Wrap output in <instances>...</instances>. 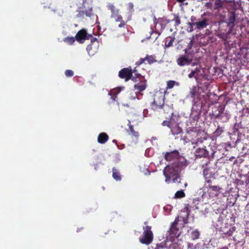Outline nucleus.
<instances>
[{"label": "nucleus", "mask_w": 249, "mask_h": 249, "mask_svg": "<svg viewBox=\"0 0 249 249\" xmlns=\"http://www.w3.org/2000/svg\"><path fill=\"white\" fill-rule=\"evenodd\" d=\"M142 235L139 238L140 242L143 244L149 245L153 240V233L151 231V227L143 226Z\"/></svg>", "instance_id": "1"}, {"label": "nucleus", "mask_w": 249, "mask_h": 249, "mask_svg": "<svg viewBox=\"0 0 249 249\" xmlns=\"http://www.w3.org/2000/svg\"><path fill=\"white\" fill-rule=\"evenodd\" d=\"M190 95L194 103L202 101L205 97V93L198 87H193L190 91Z\"/></svg>", "instance_id": "2"}, {"label": "nucleus", "mask_w": 249, "mask_h": 249, "mask_svg": "<svg viewBox=\"0 0 249 249\" xmlns=\"http://www.w3.org/2000/svg\"><path fill=\"white\" fill-rule=\"evenodd\" d=\"M179 217H178L176 218L170 230L168 231L170 235L169 240L171 241H173L175 237L177 238L180 235V232H179L178 230L176 228V225H177Z\"/></svg>", "instance_id": "3"}, {"label": "nucleus", "mask_w": 249, "mask_h": 249, "mask_svg": "<svg viewBox=\"0 0 249 249\" xmlns=\"http://www.w3.org/2000/svg\"><path fill=\"white\" fill-rule=\"evenodd\" d=\"M98 46L99 42L97 39L95 38L92 39L91 43L87 47V50L89 54L90 55L95 54L97 52Z\"/></svg>", "instance_id": "4"}, {"label": "nucleus", "mask_w": 249, "mask_h": 249, "mask_svg": "<svg viewBox=\"0 0 249 249\" xmlns=\"http://www.w3.org/2000/svg\"><path fill=\"white\" fill-rule=\"evenodd\" d=\"M177 171L176 168L173 166H166L163 170V174L166 178L165 181L169 182L170 177L176 175Z\"/></svg>", "instance_id": "5"}, {"label": "nucleus", "mask_w": 249, "mask_h": 249, "mask_svg": "<svg viewBox=\"0 0 249 249\" xmlns=\"http://www.w3.org/2000/svg\"><path fill=\"white\" fill-rule=\"evenodd\" d=\"M219 224H217V229H219V230L222 232V234H224L227 236H230L232 234V231H231V227L228 223H225L224 225H221L220 221H219Z\"/></svg>", "instance_id": "6"}, {"label": "nucleus", "mask_w": 249, "mask_h": 249, "mask_svg": "<svg viewBox=\"0 0 249 249\" xmlns=\"http://www.w3.org/2000/svg\"><path fill=\"white\" fill-rule=\"evenodd\" d=\"M132 71L128 68H124L121 70L119 73V76L121 78H125V81H127L129 79L134 80V78L132 76Z\"/></svg>", "instance_id": "7"}, {"label": "nucleus", "mask_w": 249, "mask_h": 249, "mask_svg": "<svg viewBox=\"0 0 249 249\" xmlns=\"http://www.w3.org/2000/svg\"><path fill=\"white\" fill-rule=\"evenodd\" d=\"M192 59L185 55H180L177 59V63L180 66L188 65L191 64Z\"/></svg>", "instance_id": "8"}, {"label": "nucleus", "mask_w": 249, "mask_h": 249, "mask_svg": "<svg viewBox=\"0 0 249 249\" xmlns=\"http://www.w3.org/2000/svg\"><path fill=\"white\" fill-rule=\"evenodd\" d=\"M207 21V20L206 19H204L199 22L189 23V25L191 28V31L194 30L193 28L194 26H196V28L197 29H201L205 28L208 25Z\"/></svg>", "instance_id": "9"}, {"label": "nucleus", "mask_w": 249, "mask_h": 249, "mask_svg": "<svg viewBox=\"0 0 249 249\" xmlns=\"http://www.w3.org/2000/svg\"><path fill=\"white\" fill-rule=\"evenodd\" d=\"M75 39L80 43H84L88 39L87 30L83 29L79 31L75 36Z\"/></svg>", "instance_id": "10"}, {"label": "nucleus", "mask_w": 249, "mask_h": 249, "mask_svg": "<svg viewBox=\"0 0 249 249\" xmlns=\"http://www.w3.org/2000/svg\"><path fill=\"white\" fill-rule=\"evenodd\" d=\"M195 156L197 158L206 157L208 155L209 152L206 149L205 147H198L196 149L194 152Z\"/></svg>", "instance_id": "11"}, {"label": "nucleus", "mask_w": 249, "mask_h": 249, "mask_svg": "<svg viewBox=\"0 0 249 249\" xmlns=\"http://www.w3.org/2000/svg\"><path fill=\"white\" fill-rule=\"evenodd\" d=\"M179 153L178 151L175 150L171 152H167L165 155L164 158L166 160L172 161L177 159L178 157Z\"/></svg>", "instance_id": "12"}, {"label": "nucleus", "mask_w": 249, "mask_h": 249, "mask_svg": "<svg viewBox=\"0 0 249 249\" xmlns=\"http://www.w3.org/2000/svg\"><path fill=\"white\" fill-rule=\"evenodd\" d=\"M145 61H147L148 64H151L155 62L156 60L153 56L147 55L145 58H141L137 63L138 65H140L144 63Z\"/></svg>", "instance_id": "13"}, {"label": "nucleus", "mask_w": 249, "mask_h": 249, "mask_svg": "<svg viewBox=\"0 0 249 249\" xmlns=\"http://www.w3.org/2000/svg\"><path fill=\"white\" fill-rule=\"evenodd\" d=\"M171 131L173 135H177L182 132L181 128L177 124H172L170 126Z\"/></svg>", "instance_id": "14"}, {"label": "nucleus", "mask_w": 249, "mask_h": 249, "mask_svg": "<svg viewBox=\"0 0 249 249\" xmlns=\"http://www.w3.org/2000/svg\"><path fill=\"white\" fill-rule=\"evenodd\" d=\"M235 20V13L233 12H231L229 13L227 23L229 26L231 25L233 27L234 25V22Z\"/></svg>", "instance_id": "15"}, {"label": "nucleus", "mask_w": 249, "mask_h": 249, "mask_svg": "<svg viewBox=\"0 0 249 249\" xmlns=\"http://www.w3.org/2000/svg\"><path fill=\"white\" fill-rule=\"evenodd\" d=\"M108 139V137L106 133H102L99 134L98 137V142L100 143H105Z\"/></svg>", "instance_id": "16"}, {"label": "nucleus", "mask_w": 249, "mask_h": 249, "mask_svg": "<svg viewBox=\"0 0 249 249\" xmlns=\"http://www.w3.org/2000/svg\"><path fill=\"white\" fill-rule=\"evenodd\" d=\"M92 11L91 8H89L88 11H81L77 14V16L79 18L84 17L85 15L87 17H90L92 15Z\"/></svg>", "instance_id": "17"}, {"label": "nucleus", "mask_w": 249, "mask_h": 249, "mask_svg": "<svg viewBox=\"0 0 249 249\" xmlns=\"http://www.w3.org/2000/svg\"><path fill=\"white\" fill-rule=\"evenodd\" d=\"M146 88V85L144 82H142L138 83L134 86V89L135 90L138 91H142L144 90Z\"/></svg>", "instance_id": "18"}, {"label": "nucleus", "mask_w": 249, "mask_h": 249, "mask_svg": "<svg viewBox=\"0 0 249 249\" xmlns=\"http://www.w3.org/2000/svg\"><path fill=\"white\" fill-rule=\"evenodd\" d=\"M108 7L112 12L111 17L115 18V15H117V14H118L119 10L117 9H115L114 6L112 4H109L108 5Z\"/></svg>", "instance_id": "19"}, {"label": "nucleus", "mask_w": 249, "mask_h": 249, "mask_svg": "<svg viewBox=\"0 0 249 249\" xmlns=\"http://www.w3.org/2000/svg\"><path fill=\"white\" fill-rule=\"evenodd\" d=\"M128 124L129 130H130L129 134L131 135L132 136H134V137H138V136H139L138 132L134 131L133 125L130 124V121H128Z\"/></svg>", "instance_id": "20"}, {"label": "nucleus", "mask_w": 249, "mask_h": 249, "mask_svg": "<svg viewBox=\"0 0 249 249\" xmlns=\"http://www.w3.org/2000/svg\"><path fill=\"white\" fill-rule=\"evenodd\" d=\"M200 72L199 69L196 68L194 71H193L188 74V77L190 78H192L193 77L196 78V75H198V73Z\"/></svg>", "instance_id": "21"}, {"label": "nucleus", "mask_w": 249, "mask_h": 249, "mask_svg": "<svg viewBox=\"0 0 249 249\" xmlns=\"http://www.w3.org/2000/svg\"><path fill=\"white\" fill-rule=\"evenodd\" d=\"M178 85V83H176L175 81L170 80L167 82V89H171L174 87L175 85Z\"/></svg>", "instance_id": "22"}, {"label": "nucleus", "mask_w": 249, "mask_h": 249, "mask_svg": "<svg viewBox=\"0 0 249 249\" xmlns=\"http://www.w3.org/2000/svg\"><path fill=\"white\" fill-rule=\"evenodd\" d=\"M113 177L116 180H121V176L120 175V173L117 171V170L115 168H113Z\"/></svg>", "instance_id": "23"}, {"label": "nucleus", "mask_w": 249, "mask_h": 249, "mask_svg": "<svg viewBox=\"0 0 249 249\" xmlns=\"http://www.w3.org/2000/svg\"><path fill=\"white\" fill-rule=\"evenodd\" d=\"M75 39H76L75 37H66L64 40V41H65V43H67L68 44L71 45V44H72L74 42Z\"/></svg>", "instance_id": "24"}, {"label": "nucleus", "mask_w": 249, "mask_h": 249, "mask_svg": "<svg viewBox=\"0 0 249 249\" xmlns=\"http://www.w3.org/2000/svg\"><path fill=\"white\" fill-rule=\"evenodd\" d=\"M200 235L199 232L197 230H195L191 233V238L193 240H196L199 238Z\"/></svg>", "instance_id": "25"}, {"label": "nucleus", "mask_w": 249, "mask_h": 249, "mask_svg": "<svg viewBox=\"0 0 249 249\" xmlns=\"http://www.w3.org/2000/svg\"><path fill=\"white\" fill-rule=\"evenodd\" d=\"M185 193L182 190H180L178 191H177L175 195V198H182L185 196Z\"/></svg>", "instance_id": "26"}, {"label": "nucleus", "mask_w": 249, "mask_h": 249, "mask_svg": "<svg viewBox=\"0 0 249 249\" xmlns=\"http://www.w3.org/2000/svg\"><path fill=\"white\" fill-rule=\"evenodd\" d=\"M208 187L209 189L211 190L212 191H214L216 192H219L221 189V188L218 186L209 185Z\"/></svg>", "instance_id": "27"}, {"label": "nucleus", "mask_w": 249, "mask_h": 249, "mask_svg": "<svg viewBox=\"0 0 249 249\" xmlns=\"http://www.w3.org/2000/svg\"><path fill=\"white\" fill-rule=\"evenodd\" d=\"M65 74L67 77H71L73 75V72L71 70H68L65 71Z\"/></svg>", "instance_id": "28"}, {"label": "nucleus", "mask_w": 249, "mask_h": 249, "mask_svg": "<svg viewBox=\"0 0 249 249\" xmlns=\"http://www.w3.org/2000/svg\"><path fill=\"white\" fill-rule=\"evenodd\" d=\"M214 4L215 5L214 8L222 6V3L220 0H215Z\"/></svg>", "instance_id": "29"}, {"label": "nucleus", "mask_w": 249, "mask_h": 249, "mask_svg": "<svg viewBox=\"0 0 249 249\" xmlns=\"http://www.w3.org/2000/svg\"><path fill=\"white\" fill-rule=\"evenodd\" d=\"M116 21H120L122 20V17L121 16L118 14L115 15V18H114Z\"/></svg>", "instance_id": "30"}, {"label": "nucleus", "mask_w": 249, "mask_h": 249, "mask_svg": "<svg viewBox=\"0 0 249 249\" xmlns=\"http://www.w3.org/2000/svg\"><path fill=\"white\" fill-rule=\"evenodd\" d=\"M204 142V140H202V139H200V140H197L195 144L197 146H199L201 145V144L203 142Z\"/></svg>", "instance_id": "31"}, {"label": "nucleus", "mask_w": 249, "mask_h": 249, "mask_svg": "<svg viewBox=\"0 0 249 249\" xmlns=\"http://www.w3.org/2000/svg\"><path fill=\"white\" fill-rule=\"evenodd\" d=\"M180 178L178 176H176L175 178H173V181L174 182H180Z\"/></svg>", "instance_id": "32"}, {"label": "nucleus", "mask_w": 249, "mask_h": 249, "mask_svg": "<svg viewBox=\"0 0 249 249\" xmlns=\"http://www.w3.org/2000/svg\"><path fill=\"white\" fill-rule=\"evenodd\" d=\"M174 39H175V38H172V39L169 41V42L168 43V44L166 45V46L167 47H169L171 46L172 45V44H173V42H174Z\"/></svg>", "instance_id": "33"}, {"label": "nucleus", "mask_w": 249, "mask_h": 249, "mask_svg": "<svg viewBox=\"0 0 249 249\" xmlns=\"http://www.w3.org/2000/svg\"><path fill=\"white\" fill-rule=\"evenodd\" d=\"M133 4L132 3H129L128 4V9L130 11H132L133 9Z\"/></svg>", "instance_id": "34"}, {"label": "nucleus", "mask_w": 249, "mask_h": 249, "mask_svg": "<svg viewBox=\"0 0 249 249\" xmlns=\"http://www.w3.org/2000/svg\"><path fill=\"white\" fill-rule=\"evenodd\" d=\"M175 22H176V25H178L180 23V20L179 19V18H176L175 19Z\"/></svg>", "instance_id": "35"}, {"label": "nucleus", "mask_w": 249, "mask_h": 249, "mask_svg": "<svg viewBox=\"0 0 249 249\" xmlns=\"http://www.w3.org/2000/svg\"><path fill=\"white\" fill-rule=\"evenodd\" d=\"M162 124L163 125H168V126L170 127V126H171V125H169V123L168 122H167V121H164L163 123H162Z\"/></svg>", "instance_id": "36"}, {"label": "nucleus", "mask_w": 249, "mask_h": 249, "mask_svg": "<svg viewBox=\"0 0 249 249\" xmlns=\"http://www.w3.org/2000/svg\"><path fill=\"white\" fill-rule=\"evenodd\" d=\"M124 22H121L119 25V27H122L123 26H124Z\"/></svg>", "instance_id": "37"}, {"label": "nucleus", "mask_w": 249, "mask_h": 249, "mask_svg": "<svg viewBox=\"0 0 249 249\" xmlns=\"http://www.w3.org/2000/svg\"><path fill=\"white\" fill-rule=\"evenodd\" d=\"M149 33H150V35L149 36V37H147V38H149L150 37V36H151V35L152 34V33H153V29H152V28L151 29V30H150V32H149Z\"/></svg>", "instance_id": "38"}, {"label": "nucleus", "mask_w": 249, "mask_h": 249, "mask_svg": "<svg viewBox=\"0 0 249 249\" xmlns=\"http://www.w3.org/2000/svg\"><path fill=\"white\" fill-rule=\"evenodd\" d=\"M188 248H192V247L193 246V244L190 243L188 244Z\"/></svg>", "instance_id": "39"}, {"label": "nucleus", "mask_w": 249, "mask_h": 249, "mask_svg": "<svg viewBox=\"0 0 249 249\" xmlns=\"http://www.w3.org/2000/svg\"><path fill=\"white\" fill-rule=\"evenodd\" d=\"M185 0H177V1L178 2H183L184 1H185Z\"/></svg>", "instance_id": "40"}, {"label": "nucleus", "mask_w": 249, "mask_h": 249, "mask_svg": "<svg viewBox=\"0 0 249 249\" xmlns=\"http://www.w3.org/2000/svg\"><path fill=\"white\" fill-rule=\"evenodd\" d=\"M135 98H136V97H135V96H132V97H131V98L132 99H135Z\"/></svg>", "instance_id": "41"}, {"label": "nucleus", "mask_w": 249, "mask_h": 249, "mask_svg": "<svg viewBox=\"0 0 249 249\" xmlns=\"http://www.w3.org/2000/svg\"><path fill=\"white\" fill-rule=\"evenodd\" d=\"M147 223H148V222L147 221H146V222H144V225H146L147 224Z\"/></svg>", "instance_id": "42"}, {"label": "nucleus", "mask_w": 249, "mask_h": 249, "mask_svg": "<svg viewBox=\"0 0 249 249\" xmlns=\"http://www.w3.org/2000/svg\"><path fill=\"white\" fill-rule=\"evenodd\" d=\"M113 142L116 143V140H114L113 141Z\"/></svg>", "instance_id": "43"}, {"label": "nucleus", "mask_w": 249, "mask_h": 249, "mask_svg": "<svg viewBox=\"0 0 249 249\" xmlns=\"http://www.w3.org/2000/svg\"><path fill=\"white\" fill-rule=\"evenodd\" d=\"M184 185H185V187H186V186H187V183H185L184 184Z\"/></svg>", "instance_id": "44"}, {"label": "nucleus", "mask_w": 249, "mask_h": 249, "mask_svg": "<svg viewBox=\"0 0 249 249\" xmlns=\"http://www.w3.org/2000/svg\"><path fill=\"white\" fill-rule=\"evenodd\" d=\"M228 249V248H222V249Z\"/></svg>", "instance_id": "45"}, {"label": "nucleus", "mask_w": 249, "mask_h": 249, "mask_svg": "<svg viewBox=\"0 0 249 249\" xmlns=\"http://www.w3.org/2000/svg\"><path fill=\"white\" fill-rule=\"evenodd\" d=\"M195 65H196V64H195V63H193L192 65H193V66H195Z\"/></svg>", "instance_id": "46"}, {"label": "nucleus", "mask_w": 249, "mask_h": 249, "mask_svg": "<svg viewBox=\"0 0 249 249\" xmlns=\"http://www.w3.org/2000/svg\"><path fill=\"white\" fill-rule=\"evenodd\" d=\"M207 182L209 183L210 182V180H208Z\"/></svg>", "instance_id": "47"}, {"label": "nucleus", "mask_w": 249, "mask_h": 249, "mask_svg": "<svg viewBox=\"0 0 249 249\" xmlns=\"http://www.w3.org/2000/svg\"><path fill=\"white\" fill-rule=\"evenodd\" d=\"M220 109H222V110L223 109L222 107H220Z\"/></svg>", "instance_id": "48"}, {"label": "nucleus", "mask_w": 249, "mask_h": 249, "mask_svg": "<svg viewBox=\"0 0 249 249\" xmlns=\"http://www.w3.org/2000/svg\"><path fill=\"white\" fill-rule=\"evenodd\" d=\"M185 53H186L187 52V50L186 49V50H185Z\"/></svg>", "instance_id": "49"}, {"label": "nucleus", "mask_w": 249, "mask_h": 249, "mask_svg": "<svg viewBox=\"0 0 249 249\" xmlns=\"http://www.w3.org/2000/svg\"><path fill=\"white\" fill-rule=\"evenodd\" d=\"M155 103H156V101H154V104H155Z\"/></svg>", "instance_id": "50"}]
</instances>
